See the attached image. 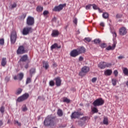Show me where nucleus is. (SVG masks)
Wrapping results in <instances>:
<instances>
[{
    "instance_id": "obj_1",
    "label": "nucleus",
    "mask_w": 128,
    "mask_h": 128,
    "mask_svg": "<svg viewBox=\"0 0 128 128\" xmlns=\"http://www.w3.org/2000/svg\"><path fill=\"white\" fill-rule=\"evenodd\" d=\"M56 118L51 116H48L44 121V125L46 126H54L56 124Z\"/></svg>"
},
{
    "instance_id": "obj_2",
    "label": "nucleus",
    "mask_w": 128,
    "mask_h": 128,
    "mask_svg": "<svg viewBox=\"0 0 128 128\" xmlns=\"http://www.w3.org/2000/svg\"><path fill=\"white\" fill-rule=\"evenodd\" d=\"M34 32V29L30 26H26L22 30V34L24 36H28L29 34H32Z\"/></svg>"
},
{
    "instance_id": "obj_3",
    "label": "nucleus",
    "mask_w": 128,
    "mask_h": 128,
    "mask_svg": "<svg viewBox=\"0 0 128 128\" xmlns=\"http://www.w3.org/2000/svg\"><path fill=\"white\" fill-rule=\"evenodd\" d=\"M28 98H30V94H28V93H25L18 98L17 102H24V100H26Z\"/></svg>"
},
{
    "instance_id": "obj_4",
    "label": "nucleus",
    "mask_w": 128,
    "mask_h": 128,
    "mask_svg": "<svg viewBox=\"0 0 128 128\" xmlns=\"http://www.w3.org/2000/svg\"><path fill=\"white\" fill-rule=\"evenodd\" d=\"M104 104V100H102V98H98L92 102V104L94 106H102Z\"/></svg>"
},
{
    "instance_id": "obj_5",
    "label": "nucleus",
    "mask_w": 128,
    "mask_h": 128,
    "mask_svg": "<svg viewBox=\"0 0 128 128\" xmlns=\"http://www.w3.org/2000/svg\"><path fill=\"white\" fill-rule=\"evenodd\" d=\"M26 24L29 26H32L34 25V18L31 16H28L26 19Z\"/></svg>"
},
{
    "instance_id": "obj_6",
    "label": "nucleus",
    "mask_w": 128,
    "mask_h": 128,
    "mask_svg": "<svg viewBox=\"0 0 128 128\" xmlns=\"http://www.w3.org/2000/svg\"><path fill=\"white\" fill-rule=\"evenodd\" d=\"M90 72V68L88 66H84L82 68L81 72L79 73V76H84L86 74L87 72Z\"/></svg>"
},
{
    "instance_id": "obj_7",
    "label": "nucleus",
    "mask_w": 128,
    "mask_h": 128,
    "mask_svg": "<svg viewBox=\"0 0 128 128\" xmlns=\"http://www.w3.org/2000/svg\"><path fill=\"white\" fill-rule=\"evenodd\" d=\"M98 66L100 68L104 70V68H110V66H112V64L102 62L98 64Z\"/></svg>"
},
{
    "instance_id": "obj_8",
    "label": "nucleus",
    "mask_w": 128,
    "mask_h": 128,
    "mask_svg": "<svg viewBox=\"0 0 128 128\" xmlns=\"http://www.w3.org/2000/svg\"><path fill=\"white\" fill-rule=\"evenodd\" d=\"M16 32L13 30L10 34V42L13 44H16Z\"/></svg>"
},
{
    "instance_id": "obj_9",
    "label": "nucleus",
    "mask_w": 128,
    "mask_h": 128,
    "mask_svg": "<svg viewBox=\"0 0 128 128\" xmlns=\"http://www.w3.org/2000/svg\"><path fill=\"white\" fill-rule=\"evenodd\" d=\"M80 116H82V114L80 113V112H74L70 116V118L72 120H73V118L74 119L78 118L80 117Z\"/></svg>"
},
{
    "instance_id": "obj_10",
    "label": "nucleus",
    "mask_w": 128,
    "mask_h": 128,
    "mask_svg": "<svg viewBox=\"0 0 128 128\" xmlns=\"http://www.w3.org/2000/svg\"><path fill=\"white\" fill-rule=\"evenodd\" d=\"M26 50L24 47L22 46L18 47L16 52L18 54H26Z\"/></svg>"
},
{
    "instance_id": "obj_11",
    "label": "nucleus",
    "mask_w": 128,
    "mask_h": 128,
    "mask_svg": "<svg viewBox=\"0 0 128 128\" xmlns=\"http://www.w3.org/2000/svg\"><path fill=\"white\" fill-rule=\"evenodd\" d=\"M64 4H60L58 6H56L54 8L52 9L53 12H60L64 8Z\"/></svg>"
},
{
    "instance_id": "obj_12",
    "label": "nucleus",
    "mask_w": 128,
    "mask_h": 128,
    "mask_svg": "<svg viewBox=\"0 0 128 128\" xmlns=\"http://www.w3.org/2000/svg\"><path fill=\"white\" fill-rule=\"evenodd\" d=\"M128 31L126 27H122L119 30V34L120 36H124L126 34Z\"/></svg>"
},
{
    "instance_id": "obj_13",
    "label": "nucleus",
    "mask_w": 128,
    "mask_h": 128,
    "mask_svg": "<svg viewBox=\"0 0 128 128\" xmlns=\"http://www.w3.org/2000/svg\"><path fill=\"white\" fill-rule=\"evenodd\" d=\"M24 78V73H20L18 74V76H15L14 77V80H22Z\"/></svg>"
},
{
    "instance_id": "obj_14",
    "label": "nucleus",
    "mask_w": 128,
    "mask_h": 128,
    "mask_svg": "<svg viewBox=\"0 0 128 128\" xmlns=\"http://www.w3.org/2000/svg\"><path fill=\"white\" fill-rule=\"evenodd\" d=\"M54 80L56 82V86H60L62 84V79H60V77L56 78Z\"/></svg>"
},
{
    "instance_id": "obj_15",
    "label": "nucleus",
    "mask_w": 128,
    "mask_h": 128,
    "mask_svg": "<svg viewBox=\"0 0 128 128\" xmlns=\"http://www.w3.org/2000/svg\"><path fill=\"white\" fill-rule=\"evenodd\" d=\"M78 54H78L77 50H74L70 52V56H72V58H76V56H78Z\"/></svg>"
},
{
    "instance_id": "obj_16",
    "label": "nucleus",
    "mask_w": 128,
    "mask_h": 128,
    "mask_svg": "<svg viewBox=\"0 0 128 128\" xmlns=\"http://www.w3.org/2000/svg\"><path fill=\"white\" fill-rule=\"evenodd\" d=\"M86 48L84 46L79 47L77 49V51L79 54H84V52H86Z\"/></svg>"
},
{
    "instance_id": "obj_17",
    "label": "nucleus",
    "mask_w": 128,
    "mask_h": 128,
    "mask_svg": "<svg viewBox=\"0 0 128 128\" xmlns=\"http://www.w3.org/2000/svg\"><path fill=\"white\" fill-rule=\"evenodd\" d=\"M59 34H60V32H58V30H54L52 31L51 36L53 38H56V36H58Z\"/></svg>"
},
{
    "instance_id": "obj_18",
    "label": "nucleus",
    "mask_w": 128,
    "mask_h": 128,
    "mask_svg": "<svg viewBox=\"0 0 128 128\" xmlns=\"http://www.w3.org/2000/svg\"><path fill=\"white\" fill-rule=\"evenodd\" d=\"M116 42H114L113 43V44H112V46H109L106 48V50H114V48H116Z\"/></svg>"
},
{
    "instance_id": "obj_19",
    "label": "nucleus",
    "mask_w": 128,
    "mask_h": 128,
    "mask_svg": "<svg viewBox=\"0 0 128 128\" xmlns=\"http://www.w3.org/2000/svg\"><path fill=\"white\" fill-rule=\"evenodd\" d=\"M62 46L60 45H58L57 43H55L52 45L50 48L51 50H54L56 48H61Z\"/></svg>"
},
{
    "instance_id": "obj_20",
    "label": "nucleus",
    "mask_w": 128,
    "mask_h": 128,
    "mask_svg": "<svg viewBox=\"0 0 128 128\" xmlns=\"http://www.w3.org/2000/svg\"><path fill=\"white\" fill-rule=\"evenodd\" d=\"M28 58V56L26 54L22 56L20 60V62H26Z\"/></svg>"
},
{
    "instance_id": "obj_21",
    "label": "nucleus",
    "mask_w": 128,
    "mask_h": 128,
    "mask_svg": "<svg viewBox=\"0 0 128 128\" xmlns=\"http://www.w3.org/2000/svg\"><path fill=\"white\" fill-rule=\"evenodd\" d=\"M112 70L108 69L104 72L105 76H112Z\"/></svg>"
},
{
    "instance_id": "obj_22",
    "label": "nucleus",
    "mask_w": 128,
    "mask_h": 128,
    "mask_svg": "<svg viewBox=\"0 0 128 128\" xmlns=\"http://www.w3.org/2000/svg\"><path fill=\"white\" fill-rule=\"evenodd\" d=\"M43 68H45V70H48L50 68V64H48V62H44Z\"/></svg>"
},
{
    "instance_id": "obj_23",
    "label": "nucleus",
    "mask_w": 128,
    "mask_h": 128,
    "mask_svg": "<svg viewBox=\"0 0 128 128\" xmlns=\"http://www.w3.org/2000/svg\"><path fill=\"white\" fill-rule=\"evenodd\" d=\"M2 66H6V58H2L1 62Z\"/></svg>"
},
{
    "instance_id": "obj_24",
    "label": "nucleus",
    "mask_w": 128,
    "mask_h": 128,
    "mask_svg": "<svg viewBox=\"0 0 128 128\" xmlns=\"http://www.w3.org/2000/svg\"><path fill=\"white\" fill-rule=\"evenodd\" d=\"M57 114H58V116H64V112H62V110L61 109H58L57 112Z\"/></svg>"
},
{
    "instance_id": "obj_25",
    "label": "nucleus",
    "mask_w": 128,
    "mask_h": 128,
    "mask_svg": "<svg viewBox=\"0 0 128 128\" xmlns=\"http://www.w3.org/2000/svg\"><path fill=\"white\" fill-rule=\"evenodd\" d=\"M103 123L104 124H106V126H108V117L104 118Z\"/></svg>"
},
{
    "instance_id": "obj_26",
    "label": "nucleus",
    "mask_w": 128,
    "mask_h": 128,
    "mask_svg": "<svg viewBox=\"0 0 128 128\" xmlns=\"http://www.w3.org/2000/svg\"><path fill=\"white\" fill-rule=\"evenodd\" d=\"M44 10V7L41 6H38L36 8V11L38 12H42Z\"/></svg>"
},
{
    "instance_id": "obj_27",
    "label": "nucleus",
    "mask_w": 128,
    "mask_h": 128,
    "mask_svg": "<svg viewBox=\"0 0 128 128\" xmlns=\"http://www.w3.org/2000/svg\"><path fill=\"white\" fill-rule=\"evenodd\" d=\"M22 92V88H18L16 92V94L18 96V94H20Z\"/></svg>"
},
{
    "instance_id": "obj_28",
    "label": "nucleus",
    "mask_w": 128,
    "mask_h": 128,
    "mask_svg": "<svg viewBox=\"0 0 128 128\" xmlns=\"http://www.w3.org/2000/svg\"><path fill=\"white\" fill-rule=\"evenodd\" d=\"M123 72L125 76H128V69L126 68H123Z\"/></svg>"
},
{
    "instance_id": "obj_29",
    "label": "nucleus",
    "mask_w": 128,
    "mask_h": 128,
    "mask_svg": "<svg viewBox=\"0 0 128 128\" xmlns=\"http://www.w3.org/2000/svg\"><path fill=\"white\" fill-rule=\"evenodd\" d=\"M92 112L94 113V114H96L98 112V108L96 107L93 108L92 109Z\"/></svg>"
},
{
    "instance_id": "obj_30",
    "label": "nucleus",
    "mask_w": 128,
    "mask_h": 128,
    "mask_svg": "<svg viewBox=\"0 0 128 128\" xmlns=\"http://www.w3.org/2000/svg\"><path fill=\"white\" fill-rule=\"evenodd\" d=\"M30 74H36V68H32L30 70Z\"/></svg>"
},
{
    "instance_id": "obj_31",
    "label": "nucleus",
    "mask_w": 128,
    "mask_h": 128,
    "mask_svg": "<svg viewBox=\"0 0 128 128\" xmlns=\"http://www.w3.org/2000/svg\"><path fill=\"white\" fill-rule=\"evenodd\" d=\"M64 102H66L67 104H69L70 102V100L66 98H63Z\"/></svg>"
},
{
    "instance_id": "obj_32",
    "label": "nucleus",
    "mask_w": 128,
    "mask_h": 128,
    "mask_svg": "<svg viewBox=\"0 0 128 128\" xmlns=\"http://www.w3.org/2000/svg\"><path fill=\"white\" fill-rule=\"evenodd\" d=\"M32 82V78H28L26 80V84H30Z\"/></svg>"
},
{
    "instance_id": "obj_33",
    "label": "nucleus",
    "mask_w": 128,
    "mask_h": 128,
    "mask_svg": "<svg viewBox=\"0 0 128 128\" xmlns=\"http://www.w3.org/2000/svg\"><path fill=\"white\" fill-rule=\"evenodd\" d=\"M102 17L104 18H108V14L104 12L102 14Z\"/></svg>"
},
{
    "instance_id": "obj_34",
    "label": "nucleus",
    "mask_w": 128,
    "mask_h": 128,
    "mask_svg": "<svg viewBox=\"0 0 128 128\" xmlns=\"http://www.w3.org/2000/svg\"><path fill=\"white\" fill-rule=\"evenodd\" d=\"M5 108L4 106H2L0 108V112L2 114H4V112Z\"/></svg>"
},
{
    "instance_id": "obj_35",
    "label": "nucleus",
    "mask_w": 128,
    "mask_h": 128,
    "mask_svg": "<svg viewBox=\"0 0 128 128\" xmlns=\"http://www.w3.org/2000/svg\"><path fill=\"white\" fill-rule=\"evenodd\" d=\"M4 39L1 38L0 39V46H4Z\"/></svg>"
},
{
    "instance_id": "obj_36",
    "label": "nucleus",
    "mask_w": 128,
    "mask_h": 128,
    "mask_svg": "<svg viewBox=\"0 0 128 128\" xmlns=\"http://www.w3.org/2000/svg\"><path fill=\"white\" fill-rule=\"evenodd\" d=\"M78 124L79 126H84V122L82 120H80L78 122Z\"/></svg>"
},
{
    "instance_id": "obj_37",
    "label": "nucleus",
    "mask_w": 128,
    "mask_h": 128,
    "mask_svg": "<svg viewBox=\"0 0 128 128\" xmlns=\"http://www.w3.org/2000/svg\"><path fill=\"white\" fill-rule=\"evenodd\" d=\"M92 6L94 10H100V8H98V6L96 4H92Z\"/></svg>"
},
{
    "instance_id": "obj_38",
    "label": "nucleus",
    "mask_w": 128,
    "mask_h": 128,
    "mask_svg": "<svg viewBox=\"0 0 128 128\" xmlns=\"http://www.w3.org/2000/svg\"><path fill=\"white\" fill-rule=\"evenodd\" d=\"M100 46L102 48H106V44L102 43L100 44Z\"/></svg>"
},
{
    "instance_id": "obj_39",
    "label": "nucleus",
    "mask_w": 128,
    "mask_h": 128,
    "mask_svg": "<svg viewBox=\"0 0 128 128\" xmlns=\"http://www.w3.org/2000/svg\"><path fill=\"white\" fill-rule=\"evenodd\" d=\"M100 39H95L94 40V43L96 44H100Z\"/></svg>"
},
{
    "instance_id": "obj_40",
    "label": "nucleus",
    "mask_w": 128,
    "mask_h": 128,
    "mask_svg": "<svg viewBox=\"0 0 128 128\" xmlns=\"http://www.w3.org/2000/svg\"><path fill=\"white\" fill-rule=\"evenodd\" d=\"M17 6H18V4H16V2H14L13 4H12L11 8H16Z\"/></svg>"
},
{
    "instance_id": "obj_41",
    "label": "nucleus",
    "mask_w": 128,
    "mask_h": 128,
    "mask_svg": "<svg viewBox=\"0 0 128 128\" xmlns=\"http://www.w3.org/2000/svg\"><path fill=\"white\" fill-rule=\"evenodd\" d=\"M112 84H113L114 86H116V80L112 79Z\"/></svg>"
},
{
    "instance_id": "obj_42",
    "label": "nucleus",
    "mask_w": 128,
    "mask_h": 128,
    "mask_svg": "<svg viewBox=\"0 0 128 128\" xmlns=\"http://www.w3.org/2000/svg\"><path fill=\"white\" fill-rule=\"evenodd\" d=\"M49 84L50 86H54V80H50Z\"/></svg>"
},
{
    "instance_id": "obj_43",
    "label": "nucleus",
    "mask_w": 128,
    "mask_h": 128,
    "mask_svg": "<svg viewBox=\"0 0 128 128\" xmlns=\"http://www.w3.org/2000/svg\"><path fill=\"white\" fill-rule=\"evenodd\" d=\"M92 6V4H89L86 6V10H90L91 6Z\"/></svg>"
},
{
    "instance_id": "obj_44",
    "label": "nucleus",
    "mask_w": 128,
    "mask_h": 128,
    "mask_svg": "<svg viewBox=\"0 0 128 128\" xmlns=\"http://www.w3.org/2000/svg\"><path fill=\"white\" fill-rule=\"evenodd\" d=\"M80 120H82V122L85 124L86 122V117H83L81 118Z\"/></svg>"
},
{
    "instance_id": "obj_45",
    "label": "nucleus",
    "mask_w": 128,
    "mask_h": 128,
    "mask_svg": "<svg viewBox=\"0 0 128 128\" xmlns=\"http://www.w3.org/2000/svg\"><path fill=\"white\" fill-rule=\"evenodd\" d=\"M26 16V14H23L21 16L20 18L21 20H24Z\"/></svg>"
},
{
    "instance_id": "obj_46",
    "label": "nucleus",
    "mask_w": 128,
    "mask_h": 128,
    "mask_svg": "<svg viewBox=\"0 0 128 128\" xmlns=\"http://www.w3.org/2000/svg\"><path fill=\"white\" fill-rule=\"evenodd\" d=\"M114 74L115 76H118V70H114Z\"/></svg>"
},
{
    "instance_id": "obj_47",
    "label": "nucleus",
    "mask_w": 128,
    "mask_h": 128,
    "mask_svg": "<svg viewBox=\"0 0 128 128\" xmlns=\"http://www.w3.org/2000/svg\"><path fill=\"white\" fill-rule=\"evenodd\" d=\"M17 124L18 126H22V123L18 122V120L14 121V124Z\"/></svg>"
},
{
    "instance_id": "obj_48",
    "label": "nucleus",
    "mask_w": 128,
    "mask_h": 128,
    "mask_svg": "<svg viewBox=\"0 0 128 128\" xmlns=\"http://www.w3.org/2000/svg\"><path fill=\"white\" fill-rule=\"evenodd\" d=\"M116 18H122V14H117L116 15Z\"/></svg>"
},
{
    "instance_id": "obj_49",
    "label": "nucleus",
    "mask_w": 128,
    "mask_h": 128,
    "mask_svg": "<svg viewBox=\"0 0 128 128\" xmlns=\"http://www.w3.org/2000/svg\"><path fill=\"white\" fill-rule=\"evenodd\" d=\"M48 10H44L43 12V15L46 16H48Z\"/></svg>"
},
{
    "instance_id": "obj_50",
    "label": "nucleus",
    "mask_w": 128,
    "mask_h": 128,
    "mask_svg": "<svg viewBox=\"0 0 128 128\" xmlns=\"http://www.w3.org/2000/svg\"><path fill=\"white\" fill-rule=\"evenodd\" d=\"M84 40H86L88 42H90V40H92V39H90V38H84Z\"/></svg>"
},
{
    "instance_id": "obj_51",
    "label": "nucleus",
    "mask_w": 128,
    "mask_h": 128,
    "mask_svg": "<svg viewBox=\"0 0 128 128\" xmlns=\"http://www.w3.org/2000/svg\"><path fill=\"white\" fill-rule=\"evenodd\" d=\"M52 22H56V17L53 18L52 20Z\"/></svg>"
},
{
    "instance_id": "obj_52",
    "label": "nucleus",
    "mask_w": 128,
    "mask_h": 128,
    "mask_svg": "<svg viewBox=\"0 0 128 128\" xmlns=\"http://www.w3.org/2000/svg\"><path fill=\"white\" fill-rule=\"evenodd\" d=\"M96 80H97L96 78H92V82H96Z\"/></svg>"
},
{
    "instance_id": "obj_53",
    "label": "nucleus",
    "mask_w": 128,
    "mask_h": 128,
    "mask_svg": "<svg viewBox=\"0 0 128 128\" xmlns=\"http://www.w3.org/2000/svg\"><path fill=\"white\" fill-rule=\"evenodd\" d=\"M22 110L23 112H26V110H28V108H26V106H24L22 109Z\"/></svg>"
},
{
    "instance_id": "obj_54",
    "label": "nucleus",
    "mask_w": 128,
    "mask_h": 128,
    "mask_svg": "<svg viewBox=\"0 0 128 128\" xmlns=\"http://www.w3.org/2000/svg\"><path fill=\"white\" fill-rule=\"evenodd\" d=\"M73 22L74 24H78V19L76 18H75Z\"/></svg>"
},
{
    "instance_id": "obj_55",
    "label": "nucleus",
    "mask_w": 128,
    "mask_h": 128,
    "mask_svg": "<svg viewBox=\"0 0 128 128\" xmlns=\"http://www.w3.org/2000/svg\"><path fill=\"white\" fill-rule=\"evenodd\" d=\"M5 80L6 82H10V78L8 77H6Z\"/></svg>"
},
{
    "instance_id": "obj_56",
    "label": "nucleus",
    "mask_w": 128,
    "mask_h": 128,
    "mask_svg": "<svg viewBox=\"0 0 128 128\" xmlns=\"http://www.w3.org/2000/svg\"><path fill=\"white\" fill-rule=\"evenodd\" d=\"M118 60H122V58H124V56H119L118 57Z\"/></svg>"
},
{
    "instance_id": "obj_57",
    "label": "nucleus",
    "mask_w": 128,
    "mask_h": 128,
    "mask_svg": "<svg viewBox=\"0 0 128 128\" xmlns=\"http://www.w3.org/2000/svg\"><path fill=\"white\" fill-rule=\"evenodd\" d=\"M79 60H80V62H82V60H84V57L80 56Z\"/></svg>"
},
{
    "instance_id": "obj_58",
    "label": "nucleus",
    "mask_w": 128,
    "mask_h": 128,
    "mask_svg": "<svg viewBox=\"0 0 128 128\" xmlns=\"http://www.w3.org/2000/svg\"><path fill=\"white\" fill-rule=\"evenodd\" d=\"M52 66H53V68H56V66H58V64H56V63L54 62L52 64Z\"/></svg>"
},
{
    "instance_id": "obj_59",
    "label": "nucleus",
    "mask_w": 128,
    "mask_h": 128,
    "mask_svg": "<svg viewBox=\"0 0 128 128\" xmlns=\"http://www.w3.org/2000/svg\"><path fill=\"white\" fill-rule=\"evenodd\" d=\"M112 34H113L115 38H116V32H114Z\"/></svg>"
},
{
    "instance_id": "obj_60",
    "label": "nucleus",
    "mask_w": 128,
    "mask_h": 128,
    "mask_svg": "<svg viewBox=\"0 0 128 128\" xmlns=\"http://www.w3.org/2000/svg\"><path fill=\"white\" fill-rule=\"evenodd\" d=\"M100 26H104V22H101L100 24Z\"/></svg>"
},
{
    "instance_id": "obj_61",
    "label": "nucleus",
    "mask_w": 128,
    "mask_h": 128,
    "mask_svg": "<svg viewBox=\"0 0 128 128\" xmlns=\"http://www.w3.org/2000/svg\"><path fill=\"white\" fill-rule=\"evenodd\" d=\"M4 124V123L2 122V121L0 120V126H2Z\"/></svg>"
},
{
    "instance_id": "obj_62",
    "label": "nucleus",
    "mask_w": 128,
    "mask_h": 128,
    "mask_svg": "<svg viewBox=\"0 0 128 128\" xmlns=\"http://www.w3.org/2000/svg\"><path fill=\"white\" fill-rule=\"evenodd\" d=\"M25 68H28V64H26L25 66H24Z\"/></svg>"
},
{
    "instance_id": "obj_63",
    "label": "nucleus",
    "mask_w": 128,
    "mask_h": 128,
    "mask_svg": "<svg viewBox=\"0 0 128 128\" xmlns=\"http://www.w3.org/2000/svg\"><path fill=\"white\" fill-rule=\"evenodd\" d=\"M80 106H84V104H80Z\"/></svg>"
},
{
    "instance_id": "obj_64",
    "label": "nucleus",
    "mask_w": 128,
    "mask_h": 128,
    "mask_svg": "<svg viewBox=\"0 0 128 128\" xmlns=\"http://www.w3.org/2000/svg\"><path fill=\"white\" fill-rule=\"evenodd\" d=\"M126 86H127L128 87V81L126 82Z\"/></svg>"
}]
</instances>
